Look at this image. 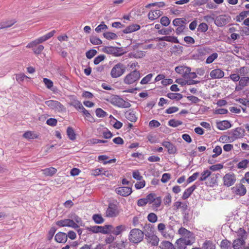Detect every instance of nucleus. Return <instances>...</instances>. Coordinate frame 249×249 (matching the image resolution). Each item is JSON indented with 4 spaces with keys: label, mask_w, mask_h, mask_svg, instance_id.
Instances as JSON below:
<instances>
[{
    "label": "nucleus",
    "mask_w": 249,
    "mask_h": 249,
    "mask_svg": "<svg viewBox=\"0 0 249 249\" xmlns=\"http://www.w3.org/2000/svg\"><path fill=\"white\" fill-rule=\"evenodd\" d=\"M249 164V160L243 159L237 163V167L239 169L245 170L248 167Z\"/></svg>",
    "instance_id": "obj_30"
},
{
    "label": "nucleus",
    "mask_w": 249,
    "mask_h": 249,
    "mask_svg": "<svg viewBox=\"0 0 249 249\" xmlns=\"http://www.w3.org/2000/svg\"><path fill=\"white\" fill-rule=\"evenodd\" d=\"M96 115L98 117L103 118L107 116V113L101 108H98L95 110Z\"/></svg>",
    "instance_id": "obj_47"
},
{
    "label": "nucleus",
    "mask_w": 249,
    "mask_h": 249,
    "mask_svg": "<svg viewBox=\"0 0 249 249\" xmlns=\"http://www.w3.org/2000/svg\"><path fill=\"white\" fill-rule=\"evenodd\" d=\"M126 67L122 63L115 64L112 68L110 75L112 78H118L122 76L125 71Z\"/></svg>",
    "instance_id": "obj_3"
},
{
    "label": "nucleus",
    "mask_w": 249,
    "mask_h": 249,
    "mask_svg": "<svg viewBox=\"0 0 249 249\" xmlns=\"http://www.w3.org/2000/svg\"><path fill=\"white\" fill-rule=\"evenodd\" d=\"M224 184L228 187L232 185L236 180V177L232 173L226 174L223 178Z\"/></svg>",
    "instance_id": "obj_14"
},
{
    "label": "nucleus",
    "mask_w": 249,
    "mask_h": 249,
    "mask_svg": "<svg viewBox=\"0 0 249 249\" xmlns=\"http://www.w3.org/2000/svg\"><path fill=\"white\" fill-rule=\"evenodd\" d=\"M245 130L241 127H237L231 132V136L234 139H238L244 136Z\"/></svg>",
    "instance_id": "obj_19"
},
{
    "label": "nucleus",
    "mask_w": 249,
    "mask_h": 249,
    "mask_svg": "<svg viewBox=\"0 0 249 249\" xmlns=\"http://www.w3.org/2000/svg\"><path fill=\"white\" fill-rule=\"evenodd\" d=\"M185 23L184 19L182 18H177L173 20V24L175 26H180Z\"/></svg>",
    "instance_id": "obj_51"
},
{
    "label": "nucleus",
    "mask_w": 249,
    "mask_h": 249,
    "mask_svg": "<svg viewBox=\"0 0 249 249\" xmlns=\"http://www.w3.org/2000/svg\"><path fill=\"white\" fill-rule=\"evenodd\" d=\"M144 233L139 229L131 230L128 235V239L131 243L138 244L141 242L143 238Z\"/></svg>",
    "instance_id": "obj_2"
},
{
    "label": "nucleus",
    "mask_w": 249,
    "mask_h": 249,
    "mask_svg": "<svg viewBox=\"0 0 249 249\" xmlns=\"http://www.w3.org/2000/svg\"><path fill=\"white\" fill-rule=\"evenodd\" d=\"M232 190L234 194L240 196L245 195L247 192L246 187L241 183L236 184L235 186L232 187Z\"/></svg>",
    "instance_id": "obj_15"
},
{
    "label": "nucleus",
    "mask_w": 249,
    "mask_h": 249,
    "mask_svg": "<svg viewBox=\"0 0 249 249\" xmlns=\"http://www.w3.org/2000/svg\"><path fill=\"white\" fill-rule=\"evenodd\" d=\"M182 124V122L175 119H171L168 122V125L170 126L176 127Z\"/></svg>",
    "instance_id": "obj_44"
},
{
    "label": "nucleus",
    "mask_w": 249,
    "mask_h": 249,
    "mask_svg": "<svg viewBox=\"0 0 249 249\" xmlns=\"http://www.w3.org/2000/svg\"><path fill=\"white\" fill-rule=\"evenodd\" d=\"M211 175V172L208 170H205L201 174L199 178L200 181L206 180Z\"/></svg>",
    "instance_id": "obj_40"
},
{
    "label": "nucleus",
    "mask_w": 249,
    "mask_h": 249,
    "mask_svg": "<svg viewBox=\"0 0 249 249\" xmlns=\"http://www.w3.org/2000/svg\"><path fill=\"white\" fill-rule=\"evenodd\" d=\"M9 24H7L5 22H0V29L10 27L14 25L17 21L15 19H13L9 21Z\"/></svg>",
    "instance_id": "obj_43"
},
{
    "label": "nucleus",
    "mask_w": 249,
    "mask_h": 249,
    "mask_svg": "<svg viewBox=\"0 0 249 249\" xmlns=\"http://www.w3.org/2000/svg\"><path fill=\"white\" fill-rule=\"evenodd\" d=\"M220 247L222 249H231V243L227 240H223L221 242Z\"/></svg>",
    "instance_id": "obj_37"
},
{
    "label": "nucleus",
    "mask_w": 249,
    "mask_h": 249,
    "mask_svg": "<svg viewBox=\"0 0 249 249\" xmlns=\"http://www.w3.org/2000/svg\"><path fill=\"white\" fill-rule=\"evenodd\" d=\"M23 137L28 139H34L37 138V136L31 131H27L24 133Z\"/></svg>",
    "instance_id": "obj_52"
},
{
    "label": "nucleus",
    "mask_w": 249,
    "mask_h": 249,
    "mask_svg": "<svg viewBox=\"0 0 249 249\" xmlns=\"http://www.w3.org/2000/svg\"><path fill=\"white\" fill-rule=\"evenodd\" d=\"M111 228H109L108 229L109 233L113 234L116 236L119 235L127 229V227L124 225H120L116 227H114L111 225Z\"/></svg>",
    "instance_id": "obj_11"
},
{
    "label": "nucleus",
    "mask_w": 249,
    "mask_h": 249,
    "mask_svg": "<svg viewBox=\"0 0 249 249\" xmlns=\"http://www.w3.org/2000/svg\"><path fill=\"white\" fill-rule=\"evenodd\" d=\"M230 17L225 15H219L214 19V23L218 27H222L229 21Z\"/></svg>",
    "instance_id": "obj_12"
},
{
    "label": "nucleus",
    "mask_w": 249,
    "mask_h": 249,
    "mask_svg": "<svg viewBox=\"0 0 249 249\" xmlns=\"http://www.w3.org/2000/svg\"><path fill=\"white\" fill-rule=\"evenodd\" d=\"M111 227V225H107L104 226H93L87 227L86 228V229L92 233H101L103 234H109V231H108L107 229Z\"/></svg>",
    "instance_id": "obj_4"
},
{
    "label": "nucleus",
    "mask_w": 249,
    "mask_h": 249,
    "mask_svg": "<svg viewBox=\"0 0 249 249\" xmlns=\"http://www.w3.org/2000/svg\"><path fill=\"white\" fill-rule=\"evenodd\" d=\"M97 53V52L96 50L91 49L86 52V56L87 58L91 59Z\"/></svg>",
    "instance_id": "obj_58"
},
{
    "label": "nucleus",
    "mask_w": 249,
    "mask_h": 249,
    "mask_svg": "<svg viewBox=\"0 0 249 249\" xmlns=\"http://www.w3.org/2000/svg\"><path fill=\"white\" fill-rule=\"evenodd\" d=\"M167 96L172 100L176 99V100H180L182 98V95L180 93H169L167 94Z\"/></svg>",
    "instance_id": "obj_45"
},
{
    "label": "nucleus",
    "mask_w": 249,
    "mask_h": 249,
    "mask_svg": "<svg viewBox=\"0 0 249 249\" xmlns=\"http://www.w3.org/2000/svg\"><path fill=\"white\" fill-rule=\"evenodd\" d=\"M172 201V196L169 193L166 194L163 198V203L165 205H170Z\"/></svg>",
    "instance_id": "obj_59"
},
{
    "label": "nucleus",
    "mask_w": 249,
    "mask_h": 249,
    "mask_svg": "<svg viewBox=\"0 0 249 249\" xmlns=\"http://www.w3.org/2000/svg\"><path fill=\"white\" fill-rule=\"evenodd\" d=\"M190 68L184 66H178L176 67L175 68V71L178 73L183 74L185 78H186V74H187L188 72H190Z\"/></svg>",
    "instance_id": "obj_24"
},
{
    "label": "nucleus",
    "mask_w": 249,
    "mask_h": 249,
    "mask_svg": "<svg viewBox=\"0 0 249 249\" xmlns=\"http://www.w3.org/2000/svg\"><path fill=\"white\" fill-rule=\"evenodd\" d=\"M237 234L238 239H243V240H245L246 238V231L244 229L239 228L237 232Z\"/></svg>",
    "instance_id": "obj_48"
},
{
    "label": "nucleus",
    "mask_w": 249,
    "mask_h": 249,
    "mask_svg": "<svg viewBox=\"0 0 249 249\" xmlns=\"http://www.w3.org/2000/svg\"><path fill=\"white\" fill-rule=\"evenodd\" d=\"M56 225L60 227H68L73 229H76L79 227V226L73 220L70 219L58 220L56 222Z\"/></svg>",
    "instance_id": "obj_8"
},
{
    "label": "nucleus",
    "mask_w": 249,
    "mask_h": 249,
    "mask_svg": "<svg viewBox=\"0 0 249 249\" xmlns=\"http://www.w3.org/2000/svg\"><path fill=\"white\" fill-rule=\"evenodd\" d=\"M145 239L148 244L152 246H157L159 243V237L154 233L153 229L148 227L147 230H145Z\"/></svg>",
    "instance_id": "obj_1"
},
{
    "label": "nucleus",
    "mask_w": 249,
    "mask_h": 249,
    "mask_svg": "<svg viewBox=\"0 0 249 249\" xmlns=\"http://www.w3.org/2000/svg\"><path fill=\"white\" fill-rule=\"evenodd\" d=\"M163 14V12L159 10H151L148 14V18L150 20L158 19Z\"/></svg>",
    "instance_id": "obj_21"
},
{
    "label": "nucleus",
    "mask_w": 249,
    "mask_h": 249,
    "mask_svg": "<svg viewBox=\"0 0 249 249\" xmlns=\"http://www.w3.org/2000/svg\"><path fill=\"white\" fill-rule=\"evenodd\" d=\"M92 219L95 223L101 224L104 222V219L101 214H94L92 215Z\"/></svg>",
    "instance_id": "obj_36"
},
{
    "label": "nucleus",
    "mask_w": 249,
    "mask_h": 249,
    "mask_svg": "<svg viewBox=\"0 0 249 249\" xmlns=\"http://www.w3.org/2000/svg\"><path fill=\"white\" fill-rule=\"evenodd\" d=\"M107 29V26L104 23V22H102L100 25H99L95 29V31L98 33H101L102 31L104 30H106Z\"/></svg>",
    "instance_id": "obj_55"
},
{
    "label": "nucleus",
    "mask_w": 249,
    "mask_h": 249,
    "mask_svg": "<svg viewBox=\"0 0 249 249\" xmlns=\"http://www.w3.org/2000/svg\"><path fill=\"white\" fill-rule=\"evenodd\" d=\"M45 104L50 109L55 111L61 112L66 110L64 106L58 101L50 100L45 101Z\"/></svg>",
    "instance_id": "obj_5"
},
{
    "label": "nucleus",
    "mask_w": 249,
    "mask_h": 249,
    "mask_svg": "<svg viewBox=\"0 0 249 249\" xmlns=\"http://www.w3.org/2000/svg\"><path fill=\"white\" fill-rule=\"evenodd\" d=\"M90 41L93 45H100L102 43V40L96 36L91 37L90 38Z\"/></svg>",
    "instance_id": "obj_62"
},
{
    "label": "nucleus",
    "mask_w": 249,
    "mask_h": 249,
    "mask_svg": "<svg viewBox=\"0 0 249 249\" xmlns=\"http://www.w3.org/2000/svg\"><path fill=\"white\" fill-rule=\"evenodd\" d=\"M231 125L230 122L227 120L220 121L216 123V127L221 130H224L231 127Z\"/></svg>",
    "instance_id": "obj_22"
},
{
    "label": "nucleus",
    "mask_w": 249,
    "mask_h": 249,
    "mask_svg": "<svg viewBox=\"0 0 249 249\" xmlns=\"http://www.w3.org/2000/svg\"><path fill=\"white\" fill-rule=\"evenodd\" d=\"M70 105L74 107L77 110H81L83 107L81 103L76 99H74Z\"/></svg>",
    "instance_id": "obj_42"
},
{
    "label": "nucleus",
    "mask_w": 249,
    "mask_h": 249,
    "mask_svg": "<svg viewBox=\"0 0 249 249\" xmlns=\"http://www.w3.org/2000/svg\"><path fill=\"white\" fill-rule=\"evenodd\" d=\"M131 55L136 58H141L145 55V53L142 51H135L131 53Z\"/></svg>",
    "instance_id": "obj_38"
},
{
    "label": "nucleus",
    "mask_w": 249,
    "mask_h": 249,
    "mask_svg": "<svg viewBox=\"0 0 249 249\" xmlns=\"http://www.w3.org/2000/svg\"><path fill=\"white\" fill-rule=\"evenodd\" d=\"M202 248L203 249H215V245L211 240H206L203 243Z\"/></svg>",
    "instance_id": "obj_31"
},
{
    "label": "nucleus",
    "mask_w": 249,
    "mask_h": 249,
    "mask_svg": "<svg viewBox=\"0 0 249 249\" xmlns=\"http://www.w3.org/2000/svg\"><path fill=\"white\" fill-rule=\"evenodd\" d=\"M125 116L127 120L132 122H135L137 120L136 112L133 110H129L127 111L125 113Z\"/></svg>",
    "instance_id": "obj_26"
},
{
    "label": "nucleus",
    "mask_w": 249,
    "mask_h": 249,
    "mask_svg": "<svg viewBox=\"0 0 249 249\" xmlns=\"http://www.w3.org/2000/svg\"><path fill=\"white\" fill-rule=\"evenodd\" d=\"M178 233L183 237L181 238H186L187 240L190 241L193 243L195 237L192 232L184 228L181 227L178 230Z\"/></svg>",
    "instance_id": "obj_10"
},
{
    "label": "nucleus",
    "mask_w": 249,
    "mask_h": 249,
    "mask_svg": "<svg viewBox=\"0 0 249 249\" xmlns=\"http://www.w3.org/2000/svg\"><path fill=\"white\" fill-rule=\"evenodd\" d=\"M174 31V29L171 27L167 29H162L158 31V33L160 35H168Z\"/></svg>",
    "instance_id": "obj_50"
},
{
    "label": "nucleus",
    "mask_w": 249,
    "mask_h": 249,
    "mask_svg": "<svg viewBox=\"0 0 249 249\" xmlns=\"http://www.w3.org/2000/svg\"><path fill=\"white\" fill-rule=\"evenodd\" d=\"M147 219L151 223H155L158 220V217L155 213H151L148 215Z\"/></svg>",
    "instance_id": "obj_57"
},
{
    "label": "nucleus",
    "mask_w": 249,
    "mask_h": 249,
    "mask_svg": "<svg viewBox=\"0 0 249 249\" xmlns=\"http://www.w3.org/2000/svg\"><path fill=\"white\" fill-rule=\"evenodd\" d=\"M55 32H56V31L55 30H53V31H51L50 32L47 33L45 35L43 36L37 38L36 39H37L38 42L39 43V44L42 43V42L48 40L49 39L51 38L52 36H53V35H54V34L55 33Z\"/></svg>",
    "instance_id": "obj_27"
},
{
    "label": "nucleus",
    "mask_w": 249,
    "mask_h": 249,
    "mask_svg": "<svg viewBox=\"0 0 249 249\" xmlns=\"http://www.w3.org/2000/svg\"><path fill=\"white\" fill-rule=\"evenodd\" d=\"M218 54L216 53H214L210 55L206 59V63L209 64L213 63L218 57Z\"/></svg>",
    "instance_id": "obj_41"
},
{
    "label": "nucleus",
    "mask_w": 249,
    "mask_h": 249,
    "mask_svg": "<svg viewBox=\"0 0 249 249\" xmlns=\"http://www.w3.org/2000/svg\"><path fill=\"white\" fill-rule=\"evenodd\" d=\"M140 28L141 27L139 25L133 24L127 26L125 29H124L123 30V33L124 34L131 33L139 30Z\"/></svg>",
    "instance_id": "obj_25"
},
{
    "label": "nucleus",
    "mask_w": 249,
    "mask_h": 249,
    "mask_svg": "<svg viewBox=\"0 0 249 249\" xmlns=\"http://www.w3.org/2000/svg\"><path fill=\"white\" fill-rule=\"evenodd\" d=\"M161 145L167 149V151L169 154H174L177 152L176 146L172 142L168 141H163Z\"/></svg>",
    "instance_id": "obj_17"
},
{
    "label": "nucleus",
    "mask_w": 249,
    "mask_h": 249,
    "mask_svg": "<svg viewBox=\"0 0 249 249\" xmlns=\"http://www.w3.org/2000/svg\"><path fill=\"white\" fill-rule=\"evenodd\" d=\"M103 168H97L94 169L92 171L91 174L93 176H97L99 175L103 174L104 175H106V171L104 173H103Z\"/></svg>",
    "instance_id": "obj_60"
},
{
    "label": "nucleus",
    "mask_w": 249,
    "mask_h": 249,
    "mask_svg": "<svg viewBox=\"0 0 249 249\" xmlns=\"http://www.w3.org/2000/svg\"><path fill=\"white\" fill-rule=\"evenodd\" d=\"M161 249H175L174 245L169 241H164L160 243Z\"/></svg>",
    "instance_id": "obj_32"
},
{
    "label": "nucleus",
    "mask_w": 249,
    "mask_h": 249,
    "mask_svg": "<svg viewBox=\"0 0 249 249\" xmlns=\"http://www.w3.org/2000/svg\"><path fill=\"white\" fill-rule=\"evenodd\" d=\"M153 76V73H149L144 76L141 81L140 83L142 85L148 84L152 79Z\"/></svg>",
    "instance_id": "obj_39"
},
{
    "label": "nucleus",
    "mask_w": 249,
    "mask_h": 249,
    "mask_svg": "<svg viewBox=\"0 0 249 249\" xmlns=\"http://www.w3.org/2000/svg\"><path fill=\"white\" fill-rule=\"evenodd\" d=\"M222 151V148L220 146H216L213 149V152L214 154L212 155V157L214 158H216L221 154Z\"/></svg>",
    "instance_id": "obj_54"
},
{
    "label": "nucleus",
    "mask_w": 249,
    "mask_h": 249,
    "mask_svg": "<svg viewBox=\"0 0 249 249\" xmlns=\"http://www.w3.org/2000/svg\"><path fill=\"white\" fill-rule=\"evenodd\" d=\"M249 78L248 77H243L239 79V84L241 87H245L248 85Z\"/></svg>",
    "instance_id": "obj_56"
},
{
    "label": "nucleus",
    "mask_w": 249,
    "mask_h": 249,
    "mask_svg": "<svg viewBox=\"0 0 249 249\" xmlns=\"http://www.w3.org/2000/svg\"><path fill=\"white\" fill-rule=\"evenodd\" d=\"M176 244L178 249H185L186 246L191 245L193 243L186 238H179L176 241Z\"/></svg>",
    "instance_id": "obj_18"
},
{
    "label": "nucleus",
    "mask_w": 249,
    "mask_h": 249,
    "mask_svg": "<svg viewBox=\"0 0 249 249\" xmlns=\"http://www.w3.org/2000/svg\"><path fill=\"white\" fill-rule=\"evenodd\" d=\"M249 15V11H244L241 12L239 15L237 16L235 18V20L237 22H241L246 17H247Z\"/></svg>",
    "instance_id": "obj_35"
},
{
    "label": "nucleus",
    "mask_w": 249,
    "mask_h": 249,
    "mask_svg": "<svg viewBox=\"0 0 249 249\" xmlns=\"http://www.w3.org/2000/svg\"><path fill=\"white\" fill-rule=\"evenodd\" d=\"M212 79H220L224 77V72L219 69L212 70L210 73Z\"/></svg>",
    "instance_id": "obj_20"
},
{
    "label": "nucleus",
    "mask_w": 249,
    "mask_h": 249,
    "mask_svg": "<svg viewBox=\"0 0 249 249\" xmlns=\"http://www.w3.org/2000/svg\"><path fill=\"white\" fill-rule=\"evenodd\" d=\"M208 29V26L207 24L205 23H201L199 24V25L198 26L197 28V31L202 32V33H205L206 32Z\"/></svg>",
    "instance_id": "obj_53"
},
{
    "label": "nucleus",
    "mask_w": 249,
    "mask_h": 249,
    "mask_svg": "<svg viewBox=\"0 0 249 249\" xmlns=\"http://www.w3.org/2000/svg\"><path fill=\"white\" fill-rule=\"evenodd\" d=\"M153 207L156 210L159 208L161 203V198L160 196L156 197L155 200L153 202Z\"/></svg>",
    "instance_id": "obj_46"
},
{
    "label": "nucleus",
    "mask_w": 249,
    "mask_h": 249,
    "mask_svg": "<svg viewBox=\"0 0 249 249\" xmlns=\"http://www.w3.org/2000/svg\"><path fill=\"white\" fill-rule=\"evenodd\" d=\"M245 243V240L243 239L237 238L233 241L232 247L234 249H243V246Z\"/></svg>",
    "instance_id": "obj_29"
},
{
    "label": "nucleus",
    "mask_w": 249,
    "mask_h": 249,
    "mask_svg": "<svg viewBox=\"0 0 249 249\" xmlns=\"http://www.w3.org/2000/svg\"><path fill=\"white\" fill-rule=\"evenodd\" d=\"M43 81L45 85L48 89H51L52 87H53V82L51 80H50L47 78H44L43 79Z\"/></svg>",
    "instance_id": "obj_63"
},
{
    "label": "nucleus",
    "mask_w": 249,
    "mask_h": 249,
    "mask_svg": "<svg viewBox=\"0 0 249 249\" xmlns=\"http://www.w3.org/2000/svg\"><path fill=\"white\" fill-rule=\"evenodd\" d=\"M117 206L113 204H110L106 211V216L108 217H114L119 214Z\"/></svg>",
    "instance_id": "obj_13"
},
{
    "label": "nucleus",
    "mask_w": 249,
    "mask_h": 249,
    "mask_svg": "<svg viewBox=\"0 0 249 249\" xmlns=\"http://www.w3.org/2000/svg\"><path fill=\"white\" fill-rule=\"evenodd\" d=\"M103 36L104 37L109 40L115 39L117 37V35L115 33L109 32L104 33Z\"/></svg>",
    "instance_id": "obj_49"
},
{
    "label": "nucleus",
    "mask_w": 249,
    "mask_h": 249,
    "mask_svg": "<svg viewBox=\"0 0 249 249\" xmlns=\"http://www.w3.org/2000/svg\"><path fill=\"white\" fill-rule=\"evenodd\" d=\"M111 103L113 105L121 108H128L131 106V104L128 102L124 101L123 98L117 95H115L111 98Z\"/></svg>",
    "instance_id": "obj_7"
},
{
    "label": "nucleus",
    "mask_w": 249,
    "mask_h": 249,
    "mask_svg": "<svg viewBox=\"0 0 249 249\" xmlns=\"http://www.w3.org/2000/svg\"><path fill=\"white\" fill-rule=\"evenodd\" d=\"M141 77V74L139 71H133L127 74L124 79L125 84L130 85L138 81Z\"/></svg>",
    "instance_id": "obj_6"
},
{
    "label": "nucleus",
    "mask_w": 249,
    "mask_h": 249,
    "mask_svg": "<svg viewBox=\"0 0 249 249\" xmlns=\"http://www.w3.org/2000/svg\"><path fill=\"white\" fill-rule=\"evenodd\" d=\"M160 23L164 26H167L170 23V20L167 17L164 16L160 18Z\"/></svg>",
    "instance_id": "obj_61"
},
{
    "label": "nucleus",
    "mask_w": 249,
    "mask_h": 249,
    "mask_svg": "<svg viewBox=\"0 0 249 249\" xmlns=\"http://www.w3.org/2000/svg\"><path fill=\"white\" fill-rule=\"evenodd\" d=\"M115 192L119 195L123 196H127L132 192V189L129 187H119L115 189Z\"/></svg>",
    "instance_id": "obj_16"
},
{
    "label": "nucleus",
    "mask_w": 249,
    "mask_h": 249,
    "mask_svg": "<svg viewBox=\"0 0 249 249\" xmlns=\"http://www.w3.org/2000/svg\"><path fill=\"white\" fill-rule=\"evenodd\" d=\"M196 185H193L192 186L189 187L185 190L184 192L182 198L183 199L185 200L187 199L196 189Z\"/></svg>",
    "instance_id": "obj_28"
},
{
    "label": "nucleus",
    "mask_w": 249,
    "mask_h": 249,
    "mask_svg": "<svg viewBox=\"0 0 249 249\" xmlns=\"http://www.w3.org/2000/svg\"><path fill=\"white\" fill-rule=\"evenodd\" d=\"M67 134L70 140L74 141L76 139V134L73 129L69 126L67 129Z\"/></svg>",
    "instance_id": "obj_33"
},
{
    "label": "nucleus",
    "mask_w": 249,
    "mask_h": 249,
    "mask_svg": "<svg viewBox=\"0 0 249 249\" xmlns=\"http://www.w3.org/2000/svg\"><path fill=\"white\" fill-rule=\"evenodd\" d=\"M57 170L53 167H50L42 170L43 174L46 176H52L56 173Z\"/></svg>",
    "instance_id": "obj_34"
},
{
    "label": "nucleus",
    "mask_w": 249,
    "mask_h": 249,
    "mask_svg": "<svg viewBox=\"0 0 249 249\" xmlns=\"http://www.w3.org/2000/svg\"><path fill=\"white\" fill-rule=\"evenodd\" d=\"M105 58V56L104 54H101L96 57L94 59V64L98 65L101 62L103 61Z\"/></svg>",
    "instance_id": "obj_64"
},
{
    "label": "nucleus",
    "mask_w": 249,
    "mask_h": 249,
    "mask_svg": "<svg viewBox=\"0 0 249 249\" xmlns=\"http://www.w3.org/2000/svg\"><path fill=\"white\" fill-rule=\"evenodd\" d=\"M104 51L107 53L113 54L115 56H120L124 53L121 48L112 46L105 47Z\"/></svg>",
    "instance_id": "obj_9"
},
{
    "label": "nucleus",
    "mask_w": 249,
    "mask_h": 249,
    "mask_svg": "<svg viewBox=\"0 0 249 249\" xmlns=\"http://www.w3.org/2000/svg\"><path fill=\"white\" fill-rule=\"evenodd\" d=\"M55 241L60 243H64L67 240V235L63 232H59L55 236Z\"/></svg>",
    "instance_id": "obj_23"
}]
</instances>
